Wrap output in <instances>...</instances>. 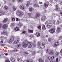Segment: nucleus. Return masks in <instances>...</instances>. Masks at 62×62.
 <instances>
[{
  "instance_id": "nucleus-1",
  "label": "nucleus",
  "mask_w": 62,
  "mask_h": 62,
  "mask_svg": "<svg viewBox=\"0 0 62 62\" xmlns=\"http://www.w3.org/2000/svg\"><path fill=\"white\" fill-rule=\"evenodd\" d=\"M37 45L38 47H40V48L42 49H43L45 47V45L43 44L42 42H37Z\"/></svg>"
},
{
  "instance_id": "nucleus-2",
  "label": "nucleus",
  "mask_w": 62,
  "mask_h": 62,
  "mask_svg": "<svg viewBox=\"0 0 62 62\" xmlns=\"http://www.w3.org/2000/svg\"><path fill=\"white\" fill-rule=\"evenodd\" d=\"M28 44H29L28 41L27 40L24 41L23 44V46L25 48H26L27 47Z\"/></svg>"
},
{
  "instance_id": "nucleus-3",
  "label": "nucleus",
  "mask_w": 62,
  "mask_h": 62,
  "mask_svg": "<svg viewBox=\"0 0 62 62\" xmlns=\"http://www.w3.org/2000/svg\"><path fill=\"white\" fill-rule=\"evenodd\" d=\"M16 14L18 16H22L23 15V13L20 10H18L17 11Z\"/></svg>"
},
{
  "instance_id": "nucleus-4",
  "label": "nucleus",
  "mask_w": 62,
  "mask_h": 62,
  "mask_svg": "<svg viewBox=\"0 0 62 62\" xmlns=\"http://www.w3.org/2000/svg\"><path fill=\"white\" fill-rule=\"evenodd\" d=\"M14 38H15V37L14 36H12V38L8 41V42L9 43H12V42L14 40Z\"/></svg>"
},
{
  "instance_id": "nucleus-5",
  "label": "nucleus",
  "mask_w": 62,
  "mask_h": 62,
  "mask_svg": "<svg viewBox=\"0 0 62 62\" xmlns=\"http://www.w3.org/2000/svg\"><path fill=\"white\" fill-rule=\"evenodd\" d=\"M49 31L52 34L54 33L55 32V29L54 28H51L49 30Z\"/></svg>"
},
{
  "instance_id": "nucleus-6",
  "label": "nucleus",
  "mask_w": 62,
  "mask_h": 62,
  "mask_svg": "<svg viewBox=\"0 0 62 62\" xmlns=\"http://www.w3.org/2000/svg\"><path fill=\"white\" fill-rule=\"evenodd\" d=\"M47 52L49 53L50 54H51V55H53L54 54V51L53 50H50L49 51L47 50Z\"/></svg>"
},
{
  "instance_id": "nucleus-7",
  "label": "nucleus",
  "mask_w": 62,
  "mask_h": 62,
  "mask_svg": "<svg viewBox=\"0 0 62 62\" xmlns=\"http://www.w3.org/2000/svg\"><path fill=\"white\" fill-rule=\"evenodd\" d=\"M49 5V1L46 2L44 4V7L45 8H47V7H48V6Z\"/></svg>"
},
{
  "instance_id": "nucleus-8",
  "label": "nucleus",
  "mask_w": 62,
  "mask_h": 62,
  "mask_svg": "<svg viewBox=\"0 0 62 62\" xmlns=\"http://www.w3.org/2000/svg\"><path fill=\"white\" fill-rule=\"evenodd\" d=\"M20 8L22 10H24L25 9V7L23 6V5H21L20 6Z\"/></svg>"
},
{
  "instance_id": "nucleus-9",
  "label": "nucleus",
  "mask_w": 62,
  "mask_h": 62,
  "mask_svg": "<svg viewBox=\"0 0 62 62\" xmlns=\"http://www.w3.org/2000/svg\"><path fill=\"white\" fill-rule=\"evenodd\" d=\"M8 27V26L6 24H4L2 26V28L3 29H6Z\"/></svg>"
},
{
  "instance_id": "nucleus-10",
  "label": "nucleus",
  "mask_w": 62,
  "mask_h": 62,
  "mask_svg": "<svg viewBox=\"0 0 62 62\" xmlns=\"http://www.w3.org/2000/svg\"><path fill=\"white\" fill-rule=\"evenodd\" d=\"M29 46H28V48H31L32 46L33 45V43L32 42H29Z\"/></svg>"
},
{
  "instance_id": "nucleus-11",
  "label": "nucleus",
  "mask_w": 62,
  "mask_h": 62,
  "mask_svg": "<svg viewBox=\"0 0 62 62\" xmlns=\"http://www.w3.org/2000/svg\"><path fill=\"white\" fill-rule=\"evenodd\" d=\"M61 32V28L59 27H58L57 28V33H60Z\"/></svg>"
},
{
  "instance_id": "nucleus-12",
  "label": "nucleus",
  "mask_w": 62,
  "mask_h": 62,
  "mask_svg": "<svg viewBox=\"0 0 62 62\" xmlns=\"http://www.w3.org/2000/svg\"><path fill=\"white\" fill-rule=\"evenodd\" d=\"M55 7L56 8L55 9V10L56 11L57 10H59L60 8L59 6H58L57 5H56Z\"/></svg>"
},
{
  "instance_id": "nucleus-13",
  "label": "nucleus",
  "mask_w": 62,
  "mask_h": 62,
  "mask_svg": "<svg viewBox=\"0 0 62 62\" xmlns=\"http://www.w3.org/2000/svg\"><path fill=\"white\" fill-rule=\"evenodd\" d=\"M15 31H18L19 30V28L18 27H15L14 28Z\"/></svg>"
},
{
  "instance_id": "nucleus-14",
  "label": "nucleus",
  "mask_w": 62,
  "mask_h": 62,
  "mask_svg": "<svg viewBox=\"0 0 62 62\" xmlns=\"http://www.w3.org/2000/svg\"><path fill=\"white\" fill-rule=\"evenodd\" d=\"M5 14V13L3 11L1 10H0V14L1 15H4Z\"/></svg>"
},
{
  "instance_id": "nucleus-15",
  "label": "nucleus",
  "mask_w": 62,
  "mask_h": 62,
  "mask_svg": "<svg viewBox=\"0 0 62 62\" xmlns=\"http://www.w3.org/2000/svg\"><path fill=\"white\" fill-rule=\"evenodd\" d=\"M59 45V43L58 42H56L54 44V45L55 46H58Z\"/></svg>"
},
{
  "instance_id": "nucleus-16",
  "label": "nucleus",
  "mask_w": 62,
  "mask_h": 62,
  "mask_svg": "<svg viewBox=\"0 0 62 62\" xmlns=\"http://www.w3.org/2000/svg\"><path fill=\"white\" fill-rule=\"evenodd\" d=\"M20 40L18 39L17 40H15V41L14 42V43L15 44H17L19 42V41Z\"/></svg>"
},
{
  "instance_id": "nucleus-17",
  "label": "nucleus",
  "mask_w": 62,
  "mask_h": 62,
  "mask_svg": "<svg viewBox=\"0 0 62 62\" xmlns=\"http://www.w3.org/2000/svg\"><path fill=\"white\" fill-rule=\"evenodd\" d=\"M47 58L48 60H50V61H52V56H49L47 57Z\"/></svg>"
},
{
  "instance_id": "nucleus-18",
  "label": "nucleus",
  "mask_w": 62,
  "mask_h": 62,
  "mask_svg": "<svg viewBox=\"0 0 62 62\" xmlns=\"http://www.w3.org/2000/svg\"><path fill=\"white\" fill-rule=\"evenodd\" d=\"M3 33L4 35H6V36H8V33L6 30H5L4 31Z\"/></svg>"
},
{
  "instance_id": "nucleus-19",
  "label": "nucleus",
  "mask_w": 62,
  "mask_h": 62,
  "mask_svg": "<svg viewBox=\"0 0 62 62\" xmlns=\"http://www.w3.org/2000/svg\"><path fill=\"white\" fill-rule=\"evenodd\" d=\"M10 60H11V61L12 62H15V59L12 57L10 58Z\"/></svg>"
},
{
  "instance_id": "nucleus-20",
  "label": "nucleus",
  "mask_w": 62,
  "mask_h": 62,
  "mask_svg": "<svg viewBox=\"0 0 62 62\" xmlns=\"http://www.w3.org/2000/svg\"><path fill=\"white\" fill-rule=\"evenodd\" d=\"M29 11L30 12H32L34 10V9L33 8H32V7H31L29 9Z\"/></svg>"
},
{
  "instance_id": "nucleus-21",
  "label": "nucleus",
  "mask_w": 62,
  "mask_h": 62,
  "mask_svg": "<svg viewBox=\"0 0 62 62\" xmlns=\"http://www.w3.org/2000/svg\"><path fill=\"white\" fill-rule=\"evenodd\" d=\"M36 35L37 37H39L40 36V34H39V32H36L35 34Z\"/></svg>"
},
{
  "instance_id": "nucleus-22",
  "label": "nucleus",
  "mask_w": 62,
  "mask_h": 62,
  "mask_svg": "<svg viewBox=\"0 0 62 62\" xmlns=\"http://www.w3.org/2000/svg\"><path fill=\"white\" fill-rule=\"evenodd\" d=\"M39 62H44V61L41 58H39Z\"/></svg>"
},
{
  "instance_id": "nucleus-23",
  "label": "nucleus",
  "mask_w": 62,
  "mask_h": 62,
  "mask_svg": "<svg viewBox=\"0 0 62 62\" xmlns=\"http://www.w3.org/2000/svg\"><path fill=\"white\" fill-rule=\"evenodd\" d=\"M4 7L6 10H8V7L7 6L5 5L4 6Z\"/></svg>"
},
{
  "instance_id": "nucleus-24",
  "label": "nucleus",
  "mask_w": 62,
  "mask_h": 62,
  "mask_svg": "<svg viewBox=\"0 0 62 62\" xmlns=\"http://www.w3.org/2000/svg\"><path fill=\"white\" fill-rule=\"evenodd\" d=\"M7 21H8V19L7 18L5 19L4 21H3V23H7Z\"/></svg>"
},
{
  "instance_id": "nucleus-25",
  "label": "nucleus",
  "mask_w": 62,
  "mask_h": 62,
  "mask_svg": "<svg viewBox=\"0 0 62 62\" xmlns=\"http://www.w3.org/2000/svg\"><path fill=\"white\" fill-rule=\"evenodd\" d=\"M46 29V28L45 27V25H43V30H45Z\"/></svg>"
},
{
  "instance_id": "nucleus-26",
  "label": "nucleus",
  "mask_w": 62,
  "mask_h": 62,
  "mask_svg": "<svg viewBox=\"0 0 62 62\" xmlns=\"http://www.w3.org/2000/svg\"><path fill=\"white\" fill-rule=\"evenodd\" d=\"M52 26V25H49V24H47L46 25V26L47 27V28H51V26Z\"/></svg>"
},
{
  "instance_id": "nucleus-27",
  "label": "nucleus",
  "mask_w": 62,
  "mask_h": 62,
  "mask_svg": "<svg viewBox=\"0 0 62 62\" xmlns=\"http://www.w3.org/2000/svg\"><path fill=\"white\" fill-rule=\"evenodd\" d=\"M22 1L23 0H17V1L19 3H20V4H21V3H22Z\"/></svg>"
},
{
  "instance_id": "nucleus-28",
  "label": "nucleus",
  "mask_w": 62,
  "mask_h": 62,
  "mask_svg": "<svg viewBox=\"0 0 62 62\" xmlns=\"http://www.w3.org/2000/svg\"><path fill=\"white\" fill-rule=\"evenodd\" d=\"M28 54V52H26L24 53V55H25V56H26V55H27Z\"/></svg>"
},
{
  "instance_id": "nucleus-29",
  "label": "nucleus",
  "mask_w": 62,
  "mask_h": 62,
  "mask_svg": "<svg viewBox=\"0 0 62 62\" xmlns=\"http://www.w3.org/2000/svg\"><path fill=\"white\" fill-rule=\"evenodd\" d=\"M14 26V24L13 23H12L10 24V26L11 27H13Z\"/></svg>"
},
{
  "instance_id": "nucleus-30",
  "label": "nucleus",
  "mask_w": 62,
  "mask_h": 62,
  "mask_svg": "<svg viewBox=\"0 0 62 62\" xmlns=\"http://www.w3.org/2000/svg\"><path fill=\"white\" fill-rule=\"evenodd\" d=\"M41 18L42 19H43V20H45V19H46V16H43Z\"/></svg>"
},
{
  "instance_id": "nucleus-31",
  "label": "nucleus",
  "mask_w": 62,
  "mask_h": 62,
  "mask_svg": "<svg viewBox=\"0 0 62 62\" xmlns=\"http://www.w3.org/2000/svg\"><path fill=\"white\" fill-rule=\"evenodd\" d=\"M34 6L35 7H39V5L38 4H34Z\"/></svg>"
},
{
  "instance_id": "nucleus-32",
  "label": "nucleus",
  "mask_w": 62,
  "mask_h": 62,
  "mask_svg": "<svg viewBox=\"0 0 62 62\" xmlns=\"http://www.w3.org/2000/svg\"><path fill=\"white\" fill-rule=\"evenodd\" d=\"M30 2L28 1V3L26 5V6L27 7V6H29V5H30Z\"/></svg>"
},
{
  "instance_id": "nucleus-33",
  "label": "nucleus",
  "mask_w": 62,
  "mask_h": 62,
  "mask_svg": "<svg viewBox=\"0 0 62 62\" xmlns=\"http://www.w3.org/2000/svg\"><path fill=\"white\" fill-rule=\"evenodd\" d=\"M26 61L27 62H33V60H30L29 61V60H26Z\"/></svg>"
},
{
  "instance_id": "nucleus-34",
  "label": "nucleus",
  "mask_w": 62,
  "mask_h": 62,
  "mask_svg": "<svg viewBox=\"0 0 62 62\" xmlns=\"http://www.w3.org/2000/svg\"><path fill=\"white\" fill-rule=\"evenodd\" d=\"M25 33V31H22V34H24Z\"/></svg>"
},
{
  "instance_id": "nucleus-35",
  "label": "nucleus",
  "mask_w": 62,
  "mask_h": 62,
  "mask_svg": "<svg viewBox=\"0 0 62 62\" xmlns=\"http://www.w3.org/2000/svg\"><path fill=\"white\" fill-rule=\"evenodd\" d=\"M29 33H33V31L32 30H29Z\"/></svg>"
},
{
  "instance_id": "nucleus-36",
  "label": "nucleus",
  "mask_w": 62,
  "mask_h": 62,
  "mask_svg": "<svg viewBox=\"0 0 62 62\" xmlns=\"http://www.w3.org/2000/svg\"><path fill=\"white\" fill-rule=\"evenodd\" d=\"M52 39L49 38L48 39V41H49V42H50L51 41H52Z\"/></svg>"
},
{
  "instance_id": "nucleus-37",
  "label": "nucleus",
  "mask_w": 62,
  "mask_h": 62,
  "mask_svg": "<svg viewBox=\"0 0 62 62\" xmlns=\"http://www.w3.org/2000/svg\"><path fill=\"white\" fill-rule=\"evenodd\" d=\"M59 54V52H56L55 53L56 55H58Z\"/></svg>"
},
{
  "instance_id": "nucleus-38",
  "label": "nucleus",
  "mask_w": 62,
  "mask_h": 62,
  "mask_svg": "<svg viewBox=\"0 0 62 62\" xmlns=\"http://www.w3.org/2000/svg\"><path fill=\"white\" fill-rule=\"evenodd\" d=\"M32 53L34 55V54H36V52H35V51H32Z\"/></svg>"
},
{
  "instance_id": "nucleus-39",
  "label": "nucleus",
  "mask_w": 62,
  "mask_h": 62,
  "mask_svg": "<svg viewBox=\"0 0 62 62\" xmlns=\"http://www.w3.org/2000/svg\"><path fill=\"white\" fill-rule=\"evenodd\" d=\"M6 62H10V61L9 60H7L5 61Z\"/></svg>"
},
{
  "instance_id": "nucleus-40",
  "label": "nucleus",
  "mask_w": 62,
  "mask_h": 62,
  "mask_svg": "<svg viewBox=\"0 0 62 62\" xmlns=\"http://www.w3.org/2000/svg\"><path fill=\"white\" fill-rule=\"evenodd\" d=\"M4 54L5 55H8V53H5Z\"/></svg>"
},
{
  "instance_id": "nucleus-41",
  "label": "nucleus",
  "mask_w": 62,
  "mask_h": 62,
  "mask_svg": "<svg viewBox=\"0 0 62 62\" xmlns=\"http://www.w3.org/2000/svg\"><path fill=\"white\" fill-rule=\"evenodd\" d=\"M52 57H53V58L54 59V58H55V56L54 55H53Z\"/></svg>"
},
{
  "instance_id": "nucleus-42",
  "label": "nucleus",
  "mask_w": 62,
  "mask_h": 62,
  "mask_svg": "<svg viewBox=\"0 0 62 62\" xmlns=\"http://www.w3.org/2000/svg\"><path fill=\"white\" fill-rule=\"evenodd\" d=\"M39 16V14H37L36 15V17H38Z\"/></svg>"
},
{
  "instance_id": "nucleus-43",
  "label": "nucleus",
  "mask_w": 62,
  "mask_h": 62,
  "mask_svg": "<svg viewBox=\"0 0 62 62\" xmlns=\"http://www.w3.org/2000/svg\"><path fill=\"white\" fill-rule=\"evenodd\" d=\"M56 62H58V58H56Z\"/></svg>"
},
{
  "instance_id": "nucleus-44",
  "label": "nucleus",
  "mask_w": 62,
  "mask_h": 62,
  "mask_svg": "<svg viewBox=\"0 0 62 62\" xmlns=\"http://www.w3.org/2000/svg\"><path fill=\"white\" fill-rule=\"evenodd\" d=\"M13 9L14 10V11H15V10H16V8H15L14 7H13Z\"/></svg>"
},
{
  "instance_id": "nucleus-45",
  "label": "nucleus",
  "mask_w": 62,
  "mask_h": 62,
  "mask_svg": "<svg viewBox=\"0 0 62 62\" xmlns=\"http://www.w3.org/2000/svg\"><path fill=\"white\" fill-rule=\"evenodd\" d=\"M41 28V26H40V25H39L38 27V29H40Z\"/></svg>"
},
{
  "instance_id": "nucleus-46",
  "label": "nucleus",
  "mask_w": 62,
  "mask_h": 62,
  "mask_svg": "<svg viewBox=\"0 0 62 62\" xmlns=\"http://www.w3.org/2000/svg\"><path fill=\"white\" fill-rule=\"evenodd\" d=\"M60 52H61V55L62 56V49H61V50Z\"/></svg>"
},
{
  "instance_id": "nucleus-47",
  "label": "nucleus",
  "mask_w": 62,
  "mask_h": 62,
  "mask_svg": "<svg viewBox=\"0 0 62 62\" xmlns=\"http://www.w3.org/2000/svg\"><path fill=\"white\" fill-rule=\"evenodd\" d=\"M37 1V0H33V2H36Z\"/></svg>"
},
{
  "instance_id": "nucleus-48",
  "label": "nucleus",
  "mask_w": 62,
  "mask_h": 62,
  "mask_svg": "<svg viewBox=\"0 0 62 62\" xmlns=\"http://www.w3.org/2000/svg\"><path fill=\"white\" fill-rule=\"evenodd\" d=\"M22 26V24L21 23H20L19 24V26Z\"/></svg>"
},
{
  "instance_id": "nucleus-49",
  "label": "nucleus",
  "mask_w": 62,
  "mask_h": 62,
  "mask_svg": "<svg viewBox=\"0 0 62 62\" xmlns=\"http://www.w3.org/2000/svg\"><path fill=\"white\" fill-rule=\"evenodd\" d=\"M16 18V21L18 22V20H19V18Z\"/></svg>"
},
{
  "instance_id": "nucleus-50",
  "label": "nucleus",
  "mask_w": 62,
  "mask_h": 62,
  "mask_svg": "<svg viewBox=\"0 0 62 62\" xmlns=\"http://www.w3.org/2000/svg\"><path fill=\"white\" fill-rule=\"evenodd\" d=\"M60 14H61V15H62V11H61L60 12Z\"/></svg>"
},
{
  "instance_id": "nucleus-51",
  "label": "nucleus",
  "mask_w": 62,
  "mask_h": 62,
  "mask_svg": "<svg viewBox=\"0 0 62 62\" xmlns=\"http://www.w3.org/2000/svg\"><path fill=\"white\" fill-rule=\"evenodd\" d=\"M18 46H19V47H20V46H21V44H18Z\"/></svg>"
},
{
  "instance_id": "nucleus-52",
  "label": "nucleus",
  "mask_w": 62,
  "mask_h": 62,
  "mask_svg": "<svg viewBox=\"0 0 62 62\" xmlns=\"http://www.w3.org/2000/svg\"><path fill=\"white\" fill-rule=\"evenodd\" d=\"M5 46V45L4 44H2L1 45V46H2V47H3V46Z\"/></svg>"
},
{
  "instance_id": "nucleus-53",
  "label": "nucleus",
  "mask_w": 62,
  "mask_h": 62,
  "mask_svg": "<svg viewBox=\"0 0 62 62\" xmlns=\"http://www.w3.org/2000/svg\"><path fill=\"white\" fill-rule=\"evenodd\" d=\"M17 60L18 61H19L20 60V59L19 58Z\"/></svg>"
},
{
  "instance_id": "nucleus-54",
  "label": "nucleus",
  "mask_w": 62,
  "mask_h": 62,
  "mask_svg": "<svg viewBox=\"0 0 62 62\" xmlns=\"http://www.w3.org/2000/svg\"><path fill=\"white\" fill-rule=\"evenodd\" d=\"M2 27V25L1 24H0V28H1Z\"/></svg>"
},
{
  "instance_id": "nucleus-55",
  "label": "nucleus",
  "mask_w": 62,
  "mask_h": 62,
  "mask_svg": "<svg viewBox=\"0 0 62 62\" xmlns=\"http://www.w3.org/2000/svg\"><path fill=\"white\" fill-rule=\"evenodd\" d=\"M39 3L40 4H42V3L41 2H39Z\"/></svg>"
},
{
  "instance_id": "nucleus-56",
  "label": "nucleus",
  "mask_w": 62,
  "mask_h": 62,
  "mask_svg": "<svg viewBox=\"0 0 62 62\" xmlns=\"http://www.w3.org/2000/svg\"><path fill=\"white\" fill-rule=\"evenodd\" d=\"M23 27L24 28H26V27H25V26H23Z\"/></svg>"
},
{
  "instance_id": "nucleus-57",
  "label": "nucleus",
  "mask_w": 62,
  "mask_h": 62,
  "mask_svg": "<svg viewBox=\"0 0 62 62\" xmlns=\"http://www.w3.org/2000/svg\"><path fill=\"white\" fill-rule=\"evenodd\" d=\"M53 0H50V2L51 3H52L53 2Z\"/></svg>"
},
{
  "instance_id": "nucleus-58",
  "label": "nucleus",
  "mask_w": 62,
  "mask_h": 62,
  "mask_svg": "<svg viewBox=\"0 0 62 62\" xmlns=\"http://www.w3.org/2000/svg\"><path fill=\"white\" fill-rule=\"evenodd\" d=\"M15 0H12V1L13 2H15Z\"/></svg>"
},
{
  "instance_id": "nucleus-59",
  "label": "nucleus",
  "mask_w": 62,
  "mask_h": 62,
  "mask_svg": "<svg viewBox=\"0 0 62 62\" xmlns=\"http://www.w3.org/2000/svg\"><path fill=\"white\" fill-rule=\"evenodd\" d=\"M32 14V13H29L28 14L29 15H31V14Z\"/></svg>"
},
{
  "instance_id": "nucleus-60",
  "label": "nucleus",
  "mask_w": 62,
  "mask_h": 62,
  "mask_svg": "<svg viewBox=\"0 0 62 62\" xmlns=\"http://www.w3.org/2000/svg\"><path fill=\"white\" fill-rule=\"evenodd\" d=\"M46 38H48V35H46Z\"/></svg>"
},
{
  "instance_id": "nucleus-61",
  "label": "nucleus",
  "mask_w": 62,
  "mask_h": 62,
  "mask_svg": "<svg viewBox=\"0 0 62 62\" xmlns=\"http://www.w3.org/2000/svg\"><path fill=\"white\" fill-rule=\"evenodd\" d=\"M16 47H17V48H18V47H19V46L18 45H17Z\"/></svg>"
},
{
  "instance_id": "nucleus-62",
  "label": "nucleus",
  "mask_w": 62,
  "mask_h": 62,
  "mask_svg": "<svg viewBox=\"0 0 62 62\" xmlns=\"http://www.w3.org/2000/svg\"><path fill=\"white\" fill-rule=\"evenodd\" d=\"M4 3H7V1H4Z\"/></svg>"
},
{
  "instance_id": "nucleus-63",
  "label": "nucleus",
  "mask_w": 62,
  "mask_h": 62,
  "mask_svg": "<svg viewBox=\"0 0 62 62\" xmlns=\"http://www.w3.org/2000/svg\"><path fill=\"white\" fill-rule=\"evenodd\" d=\"M1 43H3V41H1Z\"/></svg>"
},
{
  "instance_id": "nucleus-64",
  "label": "nucleus",
  "mask_w": 62,
  "mask_h": 62,
  "mask_svg": "<svg viewBox=\"0 0 62 62\" xmlns=\"http://www.w3.org/2000/svg\"><path fill=\"white\" fill-rule=\"evenodd\" d=\"M60 5H62V3L61 2V3H60Z\"/></svg>"
}]
</instances>
